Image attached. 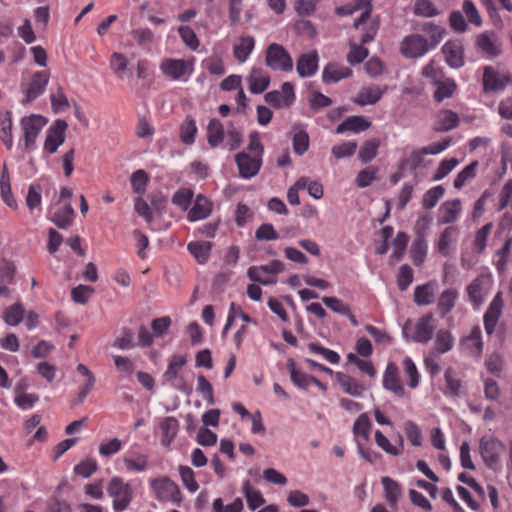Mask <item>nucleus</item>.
<instances>
[{"label": "nucleus", "mask_w": 512, "mask_h": 512, "mask_svg": "<svg viewBox=\"0 0 512 512\" xmlns=\"http://www.w3.org/2000/svg\"><path fill=\"white\" fill-rule=\"evenodd\" d=\"M108 495L113 499V509L116 512L124 511L131 503L133 489L130 484L120 477L111 478L108 487Z\"/></svg>", "instance_id": "obj_1"}, {"label": "nucleus", "mask_w": 512, "mask_h": 512, "mask_svg": "<svg viewBox=\"0 0 512 512\" xmlns=\"http://www.w3.org/2000/svg\"><path fill=\"white\" fill-rule=\"evenodd\" d=\"M433 315L427 314L421 317L416 325H413L411 320H407L403 326V335L408 339L409 333L413 330L411 339L418 343H427L434 333L435 327L432 325Z\"/></svg>", "instance_id": "obj_2"}, {"label": "nucleus", "mask_w": 512, "mask_h": 512, "mask_svg": "<svg viewBox=\"0 0 512 512\" xmlns=\"http://www.w3.org/2000/svg\"><path fill=\"white\" fill-rule=\"evenodd\" d=\"M266 65L275 71L289 72L293 69V60L286 49L277 43H272L267 47Z\"/></svg>", "instance_id": "obj_3"}, {"label": "nucleus", "mask_w": 512, "mask_h": 512, "mask_svg": "<svg viewBox=\"0 0 512 512\" xmlns=\"http://www.w3.org/2000/svg\"><path fill=\"white\" fill-rule=\"evenodd\" d=\"M151 488L160 501L173 502L177 505L181 502V492L177 484L167 477L153 479Z\"/></svg>", "instance_id": "obj_4"}, {"label": "nucleus", "mask_w": 512, "mask_h": 512, "mask_svg": "<svg viewBox=\"0 0 512 512\" xmlns=\"http://www.w3.org/2000/svg\"><path fill=\"white\" fill-rule=\"evenodd\" d=\"M239 175L242 178L249 179L256 176L262 166V157L251 155L247 151L239 152L235 155Z\"/></svg>", "instance_id": "obj_5"}, {"label": "nucleus", "mask_w": 512, "mask_h": 512, "mask_svg": "<svg viewBox=\"0 0 512 512\" xmlns=\"http://www.w3.org/2000/svg\"><path fill=\"white\" fill-rule=\"evenodd\" d=\"M265 101L276 109L290 107L295 100L294 87L290 82H284L281 91L273 90L265 94Z\"/></svg>", "instance_id": "obj_6"}, {"label": "nucleus", "mask_w": 512, "mask_h": 512, "mask_svg": "<svg viewBox=\"0 0 512 512\" xmlns=\"http://www.w3.org/2000/svg\"><path fill=\"white\" fill-rule=\"evenodd\" d=\"M503 451L504 445L497 438H481L480 454L488 467L493 468L498 463L499 456Z\"/></svg>", "instance_id": "obj_7"}, {"label": "nucleus", "mask_w": 512, "mask_h": 512, "mask_svg": "<svg viewBox=\"0 0 512 512\" xmlns=\"http://www.w3.org/2000/svg\"><path fill=\"white\" fill-rule=\"evenodd\" d=\"M429 50V43L426 38L415 34L404 38L401 42L400 51L407 58H418Z\"/></svg>", "instance_id": "obj_8"}, {"label": "nucleus", "mask_w": 512, "mask_h": 512, "mask_svg": "<svg viewBox=\"0 0 512 512\" xmlns=\"http://www.w3.org/2000/svg\"><path fill=\"white\" fill-rule=\"evenodd\" d=\"M484 92H498L505 89L506 85L512 83L511 75H501L491 66H485L483 72Z\"/></svg>", "instance_id": "obj_9"}, {"label": "nucleus", "mask_w": 512, "mask_h": 512, "mask_svg": "<svg viewBox=\"0 0 512 512\" xmlns=\"http://www.w3.org/2000/svg\"><path fill=\"white\" fill-rule=\"evenodd\" d=\"M445 62L452 69H459L465 65L464 45L460 40H449L442 47Z\"/></svg>", "instance_id": "obj_10"}, {"label": "nucleus", "mask_w": 512, "mask_h": 512, "mask_svg": "<svg viewBox=\"0 0 512 512\" xmlns=\"http://www.w3.org/2000/svg\"><path fill=\"white\" fill-rule=\"evenodd\" d=\"M67 127L68 124L65 120L57 119L49 128L44 142V149L50 154L55 153L59 146L64 143Z\"/></svg>", "instance_id": "obj_11"}, {"label": "nucleus", "mask_w": 512, "mask_h": 512, "mask_svg": "<svg viewBox=\"0 0 512 512\" xmlns=\"http://www.w3.org/2000/svg\"><path fill=\"white\" fill-rule=\"evenodd\" d=\"M45 124V118L37 114H31L30 116L23 117L21 119V126L24 132V142L27 149L34 144Z\"/></svg>", "instance_id": "obj_12"}, {"label": "nucleus", "mask_w": 512, "mask_h": 512, "mask_svg": "<svg viewBox=\"0 0 512 512\" xmlns=\"http://www.w3.org/2000/svg\"><path fill=\"white\" fill-rule=\"evenodd\" d=\"M503 305L502 293L498 292L484 314V326L488 335H491L494 332L501 316Z\"/></svg>", "instance_id": "obj_13"}, {"label": "nucleus", "mask_w": 512, "mask_h": 512, "mask_svg": "<svg viewBox=\"0 0 512 512\" xmlns=\"http://www.w3.org/2000/svg\"><path fill=\"white\" fill-rule=\"evenodd\" d=\"M49 81V74L45 71L36 72L31 79L28 88L25 90V98L22 103L25 105L41 95Z\"/></svg>", "instance_id": "obj_14"}, {"label": "nucleus", "mask_w": 512, "mask_h": 512, "mask_svg": "<svg viewBox=\"0 0 512 512\" xmlns=\"http://www.w3.org/2000/svg\"><path fill=\"white\" fill-rule=\"evenodd\" d=\"M192 65L193 62L169 58L162 61L160 68L166 76L178 80L187 73L189 68L192 70Z\"/></svg>", "instance_id": "obj_15"}, {"label": "nucleus", "mask_w": 512, "mask_h": 512, "mask_svg": "<svg viewBox=\"0 0 512 512\" xmlns=\"http://www.w3.org/2000/svg\"><path fill=\"white\" fill-rule=\"evenodd\" d=\"M383 387L398 397L405 395V390L398 378V368L394 363H388L383 375Z\"/></svg>", "instance_id": "obj_16"}, {"label": "nucleus", "mask_w": 512, "mask_h": 512, "mask_svg": "<svg viewBox=\"0 0 512 512\" xmlns=\"http://www.w3.org/2000/svg\"><path fill=\"white\" fill-rule=\"evenodd\" d=\"M459 116L452 110L443 109L436 115V121L433 126L435 132H447L459 125Z\"/></svg>", "instance_id": "obj_17"}, {"label": "nucleus", "mask_w": 512, "mask_h": 512, "mask_svg": "<svg viewBox=\"0 0 512 512\" xmlns=\"http://www.w3.org/2000/svg\"><path fill=\"white\" fill-rule=\"evenodd\" d=\"M477 48L486 56L495 58L501 54L500 45L497 43L494 34L481 33L476 38Z\"/></svg>", "instance_id": "obj_18"}, {"label": "nucleus", "mask_w": 512, "mask_h": 512, "mask_svg": "<svg viewBox=\"0 0 512 512\" xmlns=\"http://www.w3.org/2000/svg\"><path fill=\"white\" fill-rule=\"evenodd\" d=\"M318 68V55L315 51L300 55L296 63V70L300 77L312 76Z\"/></svg>", "instance_id": "obj_19"}, {"label": "nucleus", "mask_w": 512, "mask_h": 512, "mask_svg": "<svg viewBox=\"0 0 512 512\" xmlns=\"http://www.w3.org/2000/svg\"><path fill=\"white\" fill-rule=\"evenodd\" d=\"M212 212V203L203 195H197L194 205L189 210L187 218L189 221L206 219Z\"/></svg>", "instance_id": "obj_20"}, {"label": "nucleus", "mask_w": 512, "mask_h": 512, "mask_svg": "<svg viewBox=\"0 0 512 512\" xmlns=\"http://www.w3.org/2000/svg\"><path fill=\"white\" fill-rule=\"evenodd\" d=\"M461 212V201L459 199L444 202L439 209V224L453 223Z\"/></svg>", "instance_id": "obj_21"}, {"label": "nucleus", "mask_w": 512, "mask_h": 512, "mask_svg": "<svg viewBox=\"0 0 512 512\" xmlns=\"http://www.w3.org/2000/svg\"><path fill=\"white\" fill-rule=\"evenodd\" d=\"M371 126V122L363 116H350L340 123L336 128V133L344 132L359 133L367 130Z\"/></svg>", "instance_id": "obj_22"}, {"label": "nucleus", "mask_w": 512, "mask_h": 512, "mask_svg": "<svg viewBox=\"0 0 512 512\" xmlns=\"http://www.w3.org/2000/svg\"><path fill=\"white\" fill-rule=\"evenodd\" d=\"M76 369L80 374H82L86 378V383L80 388L77 397L71 402L72 406H76L82 403L86 396L89 394V392L92 390L96 382L94 374L84 364H78Z\"/></svg>", "instance_id": "obj_23"}, {"label": "nucleus", "mask_w": 512, "mask_h": 512, "mask_svg": "<svg viewBox=\"0 0 512 512\" xmlns=\"http://www.w3.org/2000/svg\"><path fill=\"white\" fill-rule=\"evenodd\" d=\"M249 90L253 94L263 93L270 84V77L265 75L261 69L253 68L247 77Z\"/></svg>", "instance_id": "obj_24"}, {"label": "nucleus", "mask_w": 512, "mask_h": 512, "mask_svg": "<svg viewBox=\"0 0 512 512\" xmlns=\"http://www.w3.org/2000/svg\"><path fill=\"white\" fill-rule=\"evenodd\" d=\"M437 287L435 281L427 282L426 284L415 287L414 302L418 306H426L433 302L434 293Z\"/></svg>", "instance_id": "obj_25"}, {"label": "nucleus", "mask_w": 512, "mask_h": 512, "mask_svg": "<svg viewBox=\"0 0 512 512\" xmlns=\"http://www.w3.org/2000/svg\"><path fill=\"white\" fill-rule=\"evenodd\" d=\"M384 91L385 88L382 89L379 86L363 87L354 99V102L361 106L373 105L381 99Z\"/></svg>", "instance_id": "obj_26"}, {"label": "nucleus", "mask_w": 512, "mask_h": 512, "mask_svg": "<svg viewBox=\"0 0 512 512\" xmlns=\"http://www.w3.org/2000/svg\"><path fill=\"white\" fill-rule=\"evenodd\" d=\"M75 216L74 208L71 203H66L63 207L55 211L51 217V221L60 229L69 228Z\"/></svg>", "instance_id": "obj_27"}, {"label": "nucleus", "mask_w": 512, "mask_h": 512, "mask_svg": "<svg viewBox=\"0 0 512 512\" xmlns=\"http://www.w3.org/2000/svg\"><path fill=\"white\" fill-rule=\"evenodd\" d=\"M159 427L162 431L161 443L167 447L178 433L179 422L175 417H165L160 421Z\"/></svg>", "instance_id": "obj_28"}, {"label": "nucleus", "mask_w": 512, "mask_h": 512, "mask_svg": "<svg viewBox=\"0 0 512 512\" xmlns=\"http://www.w3.org/2000/svg\"><path fill=\"white\" fill-rule=\"evenodd\" d=\"M334 375L341 387L344 389L345 393L354 397H359L362 395L365 388L353 377L342 372H336Z\"/></svg>", "instance_id": "obj_29"}, {"label": "nucleus", "mask_w": 512, "mask_h": 512, "mask_svg": "<svg viewBox=\"0 0 512 512\" xmlns=\"http://www.w3.org/2000/svg\"><path fill=\"white\" fill-rule=\"evenodd\" d=\"M352 71L348 67H339L335 63H329L323 70L322 79L325 83L338 82L347 78Z\"/></svg>", "instance_id": "obj_30"}, {"label": "nucleus", "mask_w": 512, "mask_h": 512, "mask_svg": "<svg viewBox=\"0 0 512 512\" xmlns=\"http://www.w3.org/2000/svg\"><path fill=\"white\" fill-rule=\"evenodd\" d=\"M224 137L225 131L222 123L216 118L211 119L207 126L208 144L215 148L223 141Z\"/></svg>", "instance_id": "obj_31"}, {"label": "nucleus", "mask_w": 512, "mask_h": 512, "mask_svg": "<svg viewBox=\"0 0 512 512\" xmlns=\"http://www.w3.org/2000/svg\"><path fill=\"white\" fill-rule=\"evenodd\" d=\"M458 292L455 289L444 290L438 299L437 307L442 317L446 316L455 306Z\"/></svg>", "instance_id": "obj_32"}, {"label": "nucleus", "mask_w": 512, "mask_h": 512, "mask_svg": "<svg viewBox=\"0 0 512 512\" xmlns=\"http://www.w3.org/2000/svg\"><path fill=\"white\" fill-rule=\"evenodd\" d=\"M427 253V244L425 235L423 233H419L416 236L412 247H411V257L415 266H420L425 260Z\"/></svg>", "instance_id": "obj_33"}, {"label": "nucleus", "mask_w": 512, "mask_h": 512, "mask_svg": "<svg viewBox=\"0 0 512 512\" xmlns=\"http://www.w3.org/2000/svg\"><path fill=\"white\" fill-rule=\"evenodd\" d=\"M461 345L465 349L470 350L475 355L479 356L483 350V342L481 339L480 329L478 327H474L471 330L470 335L461 340Z\"/></svg>", "instance_id": "obj_34"}, {"label": "nucleus", "mask_w": 512, "mask_h": 512, "mask_svg": "<svg viewBox=\"0 0 512 512\" xmlns=\"http://www.w3.org/2000/svg\"><path fill=\"white\" fill-rule=\"evenodd\" d=\"M187 363V358L184 355H173L169 361L167 370L165 371L163 377L166 381L172 382L173 380L179 378V373L183 366Z\"/></svg>", "instance_id": "obj_35"}, {"label": "nucleus", "mask_w": 512, "mask_h": 512, "mask_svg": "<svg viewBox=\"0 0 512 512\" xmlns=\"http://www.w3.org/2000/svg\"><path fill=\"white\" fill-rule=\"evenodd\" d=\"M379 147L380 140L376 138L365 141L358 152V157L361 162L366 164L372 161L376 157Z\"/></svg>", "instance_id": "obj_36"}, {"label": "nucleus", "mask_w": 512, "mask_h": 512, "mask_svg": "<svg viewBox=\"0 0 512 512\" xmlns=\"http://www.w3.org/2000/svg\"><path fill=\"white\" fill-rule=\"evenodd\" d=\"M189 252L196 258V260L202 264L205 263L212 249L211 242H191L187 246Z\"/></svg>", "instance_id": "obj_37"}, {"label": "nucleus", "mask_w": 512, "mask_h": 512, "mask_svg": "<svg viewBox=\"0 0 512 512\" xmlns=\"http://www.w3.org/2000/svg\"><path fill=\"white\" fill-rule=\"evenodd\" d=\"M197 127L195 120L187 116L180 126V139L185 145H192L195 142Z\"/></svg>", "instance_id": "obj_38"}, {"label": "nucleus", "mask_w": 512, "mask_h": 512, "mask_svg": "<svg viewBox=\"0 0 512 512\" xmlns=\"http://www.w3.org/2000/svg\"><path fill=\"white\" fill-rule=\"evenodd\" d=\"M437 89L434 92V99L437 103L442 102L446 98H450L456 90V83L452 79H443L435 83Z\"/></svg>", "instance_id": "obj_39"}, {"label": "nucleus", "mask_w": 512, "mask_h": 512, "mask_svg": "<svg viewBox=\"0 0 512 512\" xmlns=\"http://www.w3.org/2000/svg\"><path fill=\"white\" fill-rule=\"evenodd\" d=\"M381 482L385 490L386 500L390 503V505H396L401 494L400 485L389 477H383Z\"/></svg>", "instance_id": "obj_40"}, {"label": "nucleus", "mask_w": 512, "mask_h": 512, "mask_svg": "<svg viewBox=\"0 0 512 512\" xmlns=\"http://www.w3.org/2000/svg\"><path fill=\"white\" fill-rule=\"evenodd\" d=\"M483 290V279L481 277L475 278L468 286H467V294L469 300L475 307H479L483 304L484 298L482 296Z\"/></svg>", "instance_id": "obj_41"}, {"label": "nucleus", "mask_w": 512, "mask_h": 512, "mask_svg": "<svg viewBox=\"0 0 512 512\" xmlns=\"http://www.w3.org/2000/svg\"><path fill=\"white\" fill-rule=\"evenodd\" d=\"M254 48L252 37H242L234 46V56L239 62H245Z\"/></svg>", "instance_id": "obj_42"}, {"label": "nucleus", "mask_w": 512, "mask_h": 512, "mask_svg": "<svg viewBox=\"0 0 512 512\" xmlns=\"http://www.w3.org/2000/svg\"><path fill=\"white\" fill-rule=\"evenodd\" d=\"M24 318V308L22 304L15 303L4 312L3 319L7 325L17 326Z\"/></svg>", "instance_id": "obj_43"}, {"label": "nucleus", "mask_w": 512, "mask_h": 512, "mask_svg": "<svg viewBox=\"0 0 512 512\" xmlns=\"http://www.w3.org/2000/svg\"><path fill=\"white\" fill-rule=\"evenodd\" d=\"M243 492L245 494L248 507L251 510L254 511L257 508H259L261 505L264 504L265 500H264L262 494L258 490L253 489L251 487L249 481H246L244 483V485H243Z\"/></svg>", "instance_id": "obj_44"}, {"label": "nucleus", "mask_w": 512, "mask_h": 512, "mask_svg": "<svg viewBox=\"0 0 512 512\" xmlns=\"http://www.w3.org/2000/svg\"><path fill=\"white\" fill-rule=\"evenodd\" d=\"M478 165V161H472L461 172H459L454 179V187L456 189H461L467 183V181L475 178Z\"/></svg>", "instance_id": "obj_45"}, {"label": "nucleus", "mask_w": 512, "mask_h": 512, "mask_svg": "<svg viewBox=\"0 0 512 512\" xmlns=\"http://www.w3.org/2000/svg\"><path fill=\"white\" fill-rule=\"evenodd\" d=\"M445 189L443 186L438 185L429 189L423 196L422 206L425 209L434 208L438 201L444 196Z\"/></svg>", "instance_id": "obj_46"}, {"label": "nucleus", "mask_w": 512, "mask_h": 512, "mask_svg": "<svg viewBox=\"0 0 512 512\" xmlns=\"http://www.w3.org/2000/svg\"><path fill=\"white\" fill-rule=\"evenodd\" d=\"M98 469V465L95 459L86 458L78 463L74 467V473L78 476H81L85 479L89 478L92 474H94Z\"/></svg>", "instance_id": "obj_47"}, {"label": "nucleus", "mask_w": 512, "mask_h": 512, "mask_svg": "<svg viewBox=\"0 0 512 512\" xmlns=\"http://www.w3.org/2000/svg\"><path fill=\"white\" fill-rule=\"evenodd\" d=\"M1 140L7 149L12 148L13 140H12V117L11 112L7 111L5 115L1 118Z\"/></svg>", "instance_id": "obj_48"}, {"label": "nucleus", "mask_w": 512, "mask_h": 512, "mask_svg": "<svg viewBox=\"0 0 512 512\" xmlns=\"http://www.w3.org/2000/svg\"><path fill=\"white\" fill-rule=\"evenodd\" d=\"M435 349L437 352L443 354L451 350L453 346V337L450 332L439 330L436 334Z\"/></svg>", "instance_id": "obj_49"}, {"label": "nucleus", "mask_w": 512, "mask_h": 512, "mask_svg": "<svg viewBox=\"0 0 512 512\" xmlns=\"http://www.w3.org/2000/svg\"><path fill=\"white\" fill-rule=\"evenodd\" d=\"M456 231V227L451 226L444 229V231L441 233L438 241V251L441 255L447 256L449 254V247L454 240Z\"/></svg>", "instance_id": "obj_50"}, {"label": "nucleus", "mask_w": 512, "mask_h": 512, "mask_svg": "<svg viewBox=\"0 0 512 512\" xmlns=\"http://www.w3.org/2000/svg\"><path fill=\"white\" fill-rule=\"evenodd\" d=\"M149 180L148 174L144 170H137L131 175V186L134 193L143 195Z\"/></svg>", "instance_id": "obj_51"}, {"label": "nucleus", "mask_w": 512, "mask_h": 512, "mask_svg": "<svg viewBox=\"0 0 512 512\" xmlns=\"http://www.w3.org/2000/svg\"><path fill=\"white\" fill-rule=\"evenodd\" d=\"M197 391L203 396L209 405H213L215 403L213 387L203 375H199L197 377Z\"/></svg>", "instance_id": "obj_52"}, {"label": "nucleus", "mask_w": 512, "mask_h": 512, "mask_svg": "<svg viewBox=\"0 0 512 512\" xmlns=\"http://www.w3.org/2000/svg\"><path fill=\"white\" fill-rule=\"evenodd\" d=\"M378 169L374 166H369L358 172L356 177V184L360 188H365L369 186L373 181L377 179Z\"/></svg>", "instance_id": "obj_53"}, {"label": "nucleus", "mask_w": 512, "mask_h": 512, "mask_svg": "<svg viewBox=\"0 0 512 512\" xmlns=\"http://www.w3.org/2000/svg\"><path fill=\"white\" fill-rule=\"evenodd\" d=\"M414 14L423 17H434L439 14L431 0H417L414 5Z\"/></svg>", "instance_id": "obj_54"}, {"label": "nucleus", "mask_w": 512, "mask_h": 512, "mask_svg": "<svg viewBox=\"0 0 512 512\" xmlns=\"http://www.w3.org/2000/svg\"><path fill=\"white\" fill-rule=\"evenodd\" d=\"M293 150L298 155H303L309 148V135L304 130L297 132L292 139Z\"/></svg>", "instance_id": "obj_55"}, {"label": "nucleus", "mask_w": 512, "mask_h": 512, "mask_svg": "<svg viewBox=\"0 0 512 512\" xmlns=\"http://www.w3.org/2000/svg\"><path fill=\"white\" fill-rule=\"evenodd\" d=\"M422 76L428 78L433 84L440 82L445 78L442 68L435 65V61L431 60L422 70Z\"/></svg>", "instance_id": "obj_56"}, {"label": "nucleus", "mask_w": 512, "mask_h": 512, "mask_svg": "<svg viewBox=\"0 0 512 512\" xmlns=\"http://www.w3.org/2000/svg\"><path fill=\"white\" fill-rule=\"evenodd\" d=\"M371 422L366 413H362L354 423L353 432L356 436H362L368 440Z\"/></svg>", "instance_id": "obj_57"}, {"label": "nucleus", "mask_w": 512, "mask_h": 512, "mask_svg": "<svg viewBox=\"0 0 512 512\" xmlns=\"http://www.w3.org/2000/svg\"><path fill=\"white\" fill-rule=\"evenodd\" d=\"M425 153L422 152V148L411 152L409 157L401 160L402 168H408L411 171L416 170L423 164Z\"/></svg>", "instance_id": "obj_58"}, {"label": "nucleus", "mask_w": 512, "mask_h": 512, "mask_svg": "<svg viewBox=\"0 0 512 512\" xmlns=\"http://www.w3.org/2000/svg\"><path fill=\"white\" fill-rule=\"evenodd\" d=\"M93 293V287L80 284L72 289L71 296L74 302L86 304Z\"/></svg>", "instance_id": "obj_59"}, {"label": "nucleus", "mask_w": 512, "mask_h": 512, "mask_svg": "<svg viewBox=\"0 0 512 512\" xmlns=\"http://www.w3.org/2000/svg\"><path fill=\"white\" fill-rule=\"evenodd\" d=\"M491 228H492V224L487 223L476 232L475 239H474V250L477 253L480 254L484 251V249L486 247V243H487V238L491 231Z\"/></svg>", "instance_id": "obj_60"}, {"label": "nucleus", "mask_w": 512, "mask_h": 512, "mask_svg": "<svg viewBox=\"0 0 512 512\" xmlns=\"http://www.w3.org/2000/svg\"><path fill=\"white\" fill-rule=\"evenodd\" d=\"M404 430L407 439L413 446H421L422 444V433L418 426L411 420L404 423Z\"/></svg>", "instance_id": "obj_61"}, {"label": "nucleus", "mask_w": 512, "mask_h": 512, "mask_svg": "<svg viewBox=\"0 0 512 512\" xmlns=\"http://www.w3.org/2000/svg\"><path fill=\"white\" fill-rule=\"evenodd\" d=\"M193 191L191 189H179L173 196V204L179 206L183 210H187L193 198Z\"/></svg>", "instance_id": "obj_62"}, {"label": "nucleus", "mask_w": 512, "mask_h": 512, "mask_svg": "<svg viewBox=\"0 0 512 512\" xmlns=\"http://www.w3.org/2000/svg\"><path fill=\"white\" fill-rule=\"evenodd\" d=\"M255 238L258 241H271L277 240L279 234L270 223H264L258 227L255 232Z\"/></svg>", "instance_id": "obj_63"}, {"label": "nucleus", "mask_w": 512, "mask_h": 512, "mask_svg": "<svg viewBox=\"0 0 512 512\" xmlns=\"http://www.w3.org/2000/svg\"><path fill=\"white\" fill-rule=\"evenodd\" d=\"M178 33L182 39V41L192 50H196L199 47V40L189 26H180L178 28Z\"/></svg>", "instance_id": "obj_64"}]
</instances>
